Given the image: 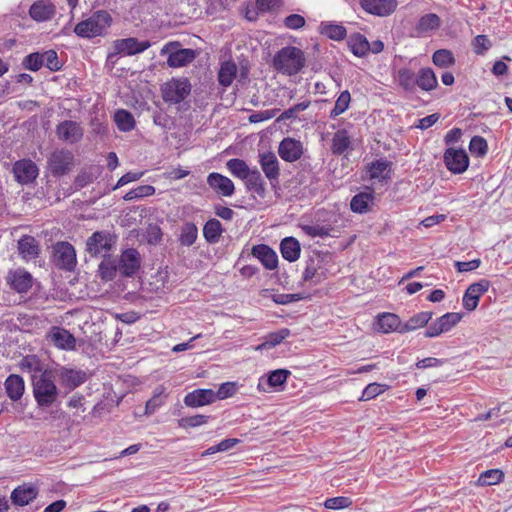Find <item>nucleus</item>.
I'll use <instances>...</instances> for the list:
<instances>
[{"mask_svg":"<svg viewBox=\"0 0 512 512\" xmlns=\"http://www.w3.org/2000/svg\"><path fill=\"white\" fill-rule=\"evenodd\" d=\"M211 418L209 415L202 414L182 417L178 420V426L184 429L195 428L206 424Z\"/></svg>","mask_w":512,"mask_h":512,"instance_id":"obj_53","label":"nucleus"},{"mask_svg":"<svg viewBox=\"0 0 512 512\" xmlns=\"http://www.w3.org/2000/svg\"><path fill=\"white\" fill-rule=\"evenodd\" d=\"M237 383L236 382H225L222 383L217 391H214L215 400H224L229 397H232L237 392Z\"/></svg>","mask_w":512,"mask_h":512,"instance_id":"obj_58","label":"nucleus"},{"mask_svg":"<svg viewBox=\"0 0 512 512\" xmlns=\"http://www.w3.org/2000/svg\"><path fill=\"white\" fill-rule=\"evenodd\" d=\"M306 24L305 18L300 14H290L283 19V25L290 30H299Z\"/></svg>","mask_w":512,"mask_h":512,"instance_id":"obj_62","label":"nucleus"},{"mask_svg":"<svg viewBox=\"0 0 512 512\" xmlns=\"http://www.w3.org/2000/svg\"><path fill=\"white\" fill-rule=\"evenodd\" d=\"M402 326L399 316L394 313L384 312L376 317L375 329L381 333H401Z\"/></svg>","mask_w":512,"mask_h":512,"instance_id":"obj_25","label":"nucleus"},{"mask_svg":"<svg viewBox=\"0 0 512 512\" xmlns=\"http://www.w3.org/2000/svg\"><path fill=\"white\" fill-rule=\"evenodd\" d=\"M504 479V473L500 469H489L482 472L479 476V483L481 485H495L502 482Z\"/></svg>","mask_w":512,"mask_h":512,"instance_id":"obj_52","label":"nucleus"},{"mask_svg":"<svg viewBox=\"0 0 512 512\" xmlns=\"http://www.w3.org/2000/svg\"><path fill=\"white\" fill-rule=\"evenodd\" d=\"M102 261L98 265V275L103 281H112L119 273L117 258L109 255L102 257Z\"/></svg>","mask_w":512,"mask_h":512,"instance_id":"obj_33","label":"nucleus"},{"mask_svg":"<svg viewBox=\"0 0 512 512\" xmlns=\"http://www.w3.org/2000/svg\"><path fill=\"white\" fill-rule=\"evenodd\" d=\"M114 121L117 128L122 132L132 131L136 125L132 113L125 109H119L115 112Z\"/></svg>","mask_w":512,"mask_h":512,"instance_id":"obj_45","label":"nucleus"},{"mask_svg":"<svg viewBox=\"0 0 512 512\" xmlns=\"http://www.w3.org/2000/svg\"><path fill=\"white\" fill-rule=\"evenodd\" d=\"M191 92V84L187 78L175 79L165 83L162 88V97L166 103L178 104Z\"/></svg>","mask_w":512,"mask_h":512,"instance_id":"obj_8","label":"nucleus"},{"mask_svg":"<svg viewBox=\"0 0 512 512\" xmlns=\"http://www.w3.org/2000/svg\"><path fill=\"white\" fill-rule=\"evenodd\" d=\"M461 319L462 314L457 312H447L427 326L424 336L428 338H435L440 336L442 333L449 332L461 321Z\"/></svg>","mask_w":512,"mask_h":512,"instance_id":"obj_10","label":"nucleus"},{"mask_svg":"<svg viewBox=\"0 0 512 512\" xmlns=\"http://www.w3.org/2000/svg\"><path fill=\"white\" fill-rule=\"evenodd\" d=\"M227 169L230 173L241 180L247 178L248 174L252 171L247 163L239 158H232L226 163Z\"/></svg>","mask_w":512,"mask_h":512,"instance_id":"obj_47","label":"nucleus"},{"mask_svg":"<svg viewBox=\"0 0 512 512\" xmlns=\"http://www.w3.org/2000/svg\"><path fill=\"white\" fill-rule=\"evenodd\" d=\"M321 261L318 258L310 257L306 261V267L302 274V281L309 282L313 279L317 278L316 281H314L315 284L319 283L321 278L319 276L318 270L320 268Z\"/></svg>","mask_w":512,"mask_h":512,"instance_id":"obj_50","label":"nucleus"},{"mask_svg":"<svg viewBox=\"0 0 512 512\" xmlns=\"http://www.w3.org/2000/svg\"><path fill=\"white\" fill-rule=\"evenodd\" d=\"M310 105V101H303L300 103H297L290 107L289 109L285 110L280 114V116L276 119L277 122L285 121V120H291L297 118V113L306 110Z\"/></svg>","mask_w":512,"mask_h":512,"instance_id":"obj_57","label":"nucleus"},{"mask_svg":"<svg viewBox=\"0 0 512 512\" xmlns=\"http://www.w3.org/2000/svg\"><path fill=\"white\" fill-rule=\"evenodd\" d=\"M489 287L490 281L487 279H481L478 282L469 285L462 299L464 309L469 312L475 310L479 304L481 296L488 291Z\"/></svg>","mask_w":512,"mask_h":512,"instance_id":"obj_12","label":"nucleus"},{"mask_svg":"<svg viewBox=\"0 0 512 512\" xmlns=\"http://www.w3.org/2000/svg\"><path fill=\"white\" fill-rule=\"evenodd\" d=\"M291 335L288 328H282L276 332H271L263 338V342L256 346L255 350H269L281 344L287 337Z\"/></svg>","mask_w":512,"mask_h":512,"instance_id":"obj_37","label":"nucleus"},{"mask_svg":"<svg viewBox=\"0 0 512 512\" xmlns=\"http://www.w3.org/2000/svg\"><path fill=\"white\" fill-rule=\"evenodd\" d=\"M350 143L348 132L345 129L338 130L332 138V153L342 155L349 148Z\"/></svg>","mask_w":512,"mask_h":512,"instance_id":"obj_46","label":"nucleus"},{"mask_svg":"<svg viewBox=\"0 0 512 512\" xmlns=\"http://www.w3.org/2000/svg\"><path fill=\"white\" fill-rule=\"evenodd\" d=\"M392 162L386 158H380L367 165V172L371 179L387 181L391 178Z\"/></svg>","mask_w":512,"mask_h":512,"instance_id":"obj_28","label":"nucleus"},{"mask_svg":"<svg viewBox=\"0 0 512 512\" xmlns=\"http://www.w3.org/2000/svg\"><path fill=\"white\" fill-rule=\"evenodd\" d=\"M433 313L431 311L419 312L410 317L402 326L401 333L414 331L418 328L427 326L432 319Z\"/></svg>","mask_w":512,"mask_h":512,"instance_id":"obj_42","label":"nucleus"},{"mask_svg":"<svg viewBox=\"0 0 512 512\" xmlns=\"http://www.w3.org/2000/svg\"><path fill=\"white\" fill-rule=\"evenodd\" d=\"M352 504H353L352 499L349 497H345V496H337V497L328 498L324 502V506L327 509H332V510H340V509L348 508Z\"/></svg>","mask_w":512,"mask_h":512,"instance_id":"obj_59","label":"nucleus"},{"mask_svg":"<svg viewBox=\"0 0 512 512\" xmlns=\"http://www.w3.org/2000/svg\"><path fill=\"white\" fill-rule=\"evenodd\" d=\"M360 7L368 14L387 17L395 12L397 0H359Z\"/></svg>","mask_w":512,"mask_h":512,"instance_id":"obj_13","label":"nucleus"},{"mask_svg":"<svg viewBox=\"0 0 512 512\" xmlns=\"http://www.w3.org/2000/svg\"><path fill=\"white\" fill-rule=\"evenodd\" d=\"M469 151L476 157H484L488 151V143L482 136H474L469 143Z\"/></svg>","mask_w":512,"mask_h":512,"instance_id":"obj_54","label":"nucleus"},{"mask_svg":"<svg viewBox=\"0 0 512 512\" xmlns=\"http://www.w3.org/2000/svg\"><path fill=\"white\" fill-rule=\"evenodd\" d=\"M18 251L23 259L29 261L39 256L40 247L33 236L24 235L18 241Z\"/></svg>","mask_w":512,"mask_h":512,"instance_id":"obj_30","label":"nucleus"},{"mask_svg":"<svg viewBox=\"0 0 512 512\" xmlns=\"http://www.w3.org/2000/svg\"><path fill=\"white\" fill-rule=\"evenodd\" d=\"M32 388L33 396L39 408L51 407L57 401L59 390L49 371H43L38 377L33 376Z\"/></svg>","mask_w":512,"mask_h":512,"instance_id":"obj_2","label":"nucleus"},{"mask_svg":"<svg viewBox=\"0 0 512 512\" xmlns=\"http://www.w3.org/2000/svg\"><path fill=\"white\" fill-rule=\"evenodd\" d=\"M114 47L117 54L132 56L140 54L150 48L151 42L149 40L139 41L135 37H128L116 40Z\"/></svg>","mask_w":512,"mask_h":512,"instance_id":"obj_15","label":"nucleus"},{"mask_svg":"<svg viewBox=\"0 0 512 512\" xmlns=\"http://www.w3.org/2000/svg\"><path fill=\"white\" fill-rule=\"evenodd\" d=\"M13 173L16 181L24 185L32 183L37 178L39 169L32 160L22 159L13 165Z\"/></svg>","mask_w":512,"mask_h":512,"instance_id":"obj_14","label":"nucleus"},{"mask_svg":"<svg viewBox=\"0 0 512 512\" xmlns=\"http://www.w3.org/2000/svg\"><path fill=\"white\" fill-rule=\"evenodd\" d=\"M237 66L233 61H225L221 64L218 71V82L226 88L229 87L236 77Z\"/></svg>","mask_w":512,"mask_h":512,"instance_id":"obj_43","label":"nucleus"},{"mask_svg":"<svg viewBox=\"0 0 512 512\" xmlns=\"http://www.w3.org/2000/svg\"><path fill=\"white\" fill-rule=\"evenodd\" d=\"M4 388L7 397L13 401H19L25 391V382L22 376L18 374H10L4 381Z\"/></svg>","mask_w":512,"mask_h":512,"instance_id":"obj_27","label":"nucleus"},{"mask_svg":"<svg viewBox=\"0 0 512 512\" xmlns=\"http://www.w3.org/2000/svg\"><path fill=\"white\" fill-rule=\"evenodd\" d=\"M196 57L193 49L183 48L169 53L167 64L172 68H179L191 63Z\"/></svg>","mask_w":512,"mask_h":512,"instance_id":"obj_34","label":"nucleus"},{"mask_svg":"<svg viewBox=\"0 0 512 512\" xmlns=\"http://www.w3.org/2000/svg\"><path fill=\"white\" fill-rule=\"evenodd\" d=\"M118 260L119 275L122 278H133L141 268V256L137 249L127 248L122 251Z\"/></svg>","mask_w":512,"mask_h":512,"instance_id":"obj_9","label":"nucleus"},{"mask_svg":"<svg viewBox=\"0 0 512 512\" xmlns=\"http://www.w3.org/2000/svg\"><path fill=\"white\" fill-rule=\"evenodd\" d=\"M8 281L18 293H26L32 287V275L22 269L11 272Z\"/></svg>","mask_w":512,"mask_h":512,"instance_id":"obj_31","label":"nucleus"},{"mask_svg":"<svg viewBox=\"0 0 512 512\" xmlns=\"http://www.w3.org/2000/svg\"><path fill=\"white\" fill-rule=\"evenodd\" d=\"M440 25V17L435 13H428L420 17L416 24V30L419 34H424L438 29Z\"/></svg>","mask_w":512,"mask_h":512,"instance_id":"obj_44","label":"nucleus"},{"mask_svg":"<svg viewBox=\"0 0 512 512\" xmlns=\"http://www.w3.org/2000/svg\"><path fill=\"white\" fill-rule=\"evenodd\" d=\"M290 374L291 372L286 369L273 370L266 375V378L261 377L259 379L258 389L266 391L264 385H267L270 388H278L286 383Z\"/></svg>","mask_w":512,"mask_h":512,"instance_id":"obj_29","label":"nucleus"},{"mask_svg":"<svg viewBox=\"0 0 512 512\" xmlns=\"http://www.w3.org/2000/svg\"><path fill=\"white\" fill-rule=\"evenodd\" d=\"M42 59L44 60V66L50 71L57 72L62 69L63 64L55 50L50 49L42 52Z\"/></svg>","mask_w":512,"mask_h":512,"instance_id":"obj_56","label":"nucleus"},{"mask_svg":"<svg viewBox=\"0 0 512 512\" xmlns=\"http://www.w3.org/2000/svg\"><path fill=\"white\" fill-rule=\"evenodd\" d=\"M74 154L65 148L55 149L47 158V170L55 178L70 173L74 167Z\"/></svg>","mask_w":512,"mask_h":512,"instance_id":"obj_4","label":"nucleus"},{"mask_svg":"<svg viewBox=\"0 0 512 512\" xmlns=\"http://www.w3.org/2000/svg\"><path fill=\"white\" fill-rule=\"evenodd\" d=\"M207 184L219 196L230 197L235 192L232 180L218 172H211L207 176Z\"/></svg>","mask_w":512,"mask_h":512,"instance_id":"obj_17","label":"nucleus"},{"mask_svg":"<svg viewBox=\"0 0 512 512\" xmlns=\"http://www.w3.org/2000/svg\"><path fill=\"white\" fill-rule=\"evenodd\" d=\"M184 404L187 407L198 408L215 402L214 390L195 389L184 397Z\"/></svg>","mask_w":512,"mask_h":512,"instance_id":"obj_24","label":"nucleus"},{"mask_svg":"<svg viewBox=\"0 0 512 512\" xmlns=\"http://www.w3.org/2000/svg\"><path fill=\"white\" fill-rule=\"evenodd\" d=\"M306 62L304 52L295 46H285L273 57L272 65L275 70L288 76L298 74Z\"/></svg>","mask_w":512,"mask_h":512,"instance_id":"obj_1","label":"nucleus"},{"mask_svg":"<svg viewBox=\"0 0 512 512\" xmlns=\"http://www.w3.org/2000/svg\"><path fill=\"white\" fill-rule=\"evenodd\" d=\"M50 341L59 349L73 350L76 346V339L69 330L54 326L48 334Z\"/></svg>","mask_w":512,"mask_h":512,"instance_id":"obj_23","label":"nucleus"},{"mask_svg":"<svg viewBox=\"0 0 512 512\" xmlns=\"http://www.w3.org/2000/svg\"><path fill=\"white\" fill-rule=\"evenodd\" d=\"M432 62L440 68H448L455 64L453 53L448 49H438L432 55Z\"/></svg>","mask_w":512,"mask_h":512,"instance_id":"obj_49","label":"nucleus"},{"mask_svg":"<svg viewBox=\"0 0 512 512\" xmlns=\"http://www.w3.org/2000/svg\"><path fill=\"white\" fill-rule=\"evenodd\" d=\"M245 186L248 191L256 193L260 197H264L266 193L265 181L257 168L252 169L245 178Z\"/></svg>","mask_w":512,"mask_h":512,"instance_id":"obj_38","label":"nucleus"},{"mask_svg":"<svg viewBox=\"0 0 512 512\" xmlns=\"http://www.w3.org/2000/svg\"><path fill=\"white\" fill-rule=\"evenodd\" d=\"M280 253L285 260L295 262L300 257L301 245L295 237H285L280 242Z\"/></svg>","mask_w":512,"mask_h":512,"instance_id":"obj_32","label":"nucleus"},{"mask_svg":"<svg viewBox=\"0 0 512 512\" xmlns=\"http://www.w3.org/2000/svg\"><path fill=\"white\" fill-rule=\"evenodd\" d=\"M278 154L286 162H295L303 154L302 143L294 138H284L279 144Z\"/></svg>","mask_w":512,"mask_h":512,"instance_id":"obj_20","label":"nucleus"},{"mask_svg":"<svg viewBox=\"0 0 512 512\" xmlns=\"http://www.w3.org/2000/svg\"><path fill=\"white\" fill-rule=\"evenodd\" d=\"M112 23V17L106 10H98L94 12L88 19L79 22L74 32L81 38H93L101 36Z\"/></svg>","mask_w":512,"mask_h":512,"instance_id":"obj_3","label":"nucleus"},{"mask_svg":"<svg viewBox=\"0 0 512 512\" xmlns=\"http://www.w3.org/2000/svg\"><path fill=\"white\" fill-rule=\"evenodd\" d=\"M318 32L334 41H342L347 36V30L342 24L330 21H322L318 27Z\"/></svg>","mask_w":512,"mask_h":512,"instance_id":"obj_36","label":"nucleus"},{"mask_svg":"<svg viewBox=\"0 0 512 512\" xmlns=\"http://www.w3.org/2000/svg\"><path fill=\"white\" fill-rule=\"evenodd\" d=\"M350 101L351 95L349 91H342L335 102L334 108L330 111L329 117L335 119L340 114L344 113L348 109Z\"/></svg>","mask_w":512,"mask_h":512,"instance_id":"obj_51","label":"nucleus"},{"mask_svg":"<svg viewBox=\"0 0 512 512\" xmlns=\"http://www.w3.org/2000/svg\"><path fill=\"white\" fill-rule=\"evenodd\" d=\"M416 76L417 87L423 91L430 92L438 85L437 77L434 71L429 67L421 68Z\"/></svg>","mask_w":512,"mask_h":512,"instance_id":"obj_39","label":"nucleus"},{"mask_svg":"<svg viewBox=\"0 0 512 512\" xmlns=\"http://www.w3.org/2000/svg\"><path fill=\"white\" fill-rule=\"evenodd\" d=\"M58 382L67 392H71L84 384L89 375L86 371L68 366H59L55 370Z\"/></svg>","mask_w":512,"mask_h":512,"instance_id":"obj_7","label":"nucleus"},{"mask_svg":"<svg viewBox=\"0 0 512 512\" xmlns=\"http://www.w3.org/2000/svg\"><path fill=\"white\" fill-rule=\"evenodd\" d=\"M39 494L38 487L33 483H23L16 488L11 493L10 499L13 505L15 506H25L31 503L34 499L37 498Z\"/></svg>","mask_w":512,"mask_h":512,"instance_id":"obj_18","label":"nucleus"},{"mask_svg":"<svg viewBox=\"0 0 512 512\" xmlns=\"http://www.w3.org/2000/svg\"><path fill=\"white\" fill-rule=\"evenodd\" d=\"M446 168L453 174H462L469 167V157L462 148H447L443 155Z\"/></svg>","mask_w":512,"mask_h":512,"instance_id":"obj_11","label":"nucleus"},{"mask_svg":"<svg viewBox=\"0 0 512 512\" xmlns=\"http://www.w3.org/2000/svg\"><path fill=\"white\" fill-rule=\"evenodd\" d=\"M56 134L59 139L73 144L83 137V130L77 122L65 120L57 125Z\"/></svg>","mask_w":512,"mask_h":512,"instance_id":"obj_22","label":"nucleus"},{"mask_svg":"<svg viewBox=\"0 0 512 512\" xmlns=\"http://www.w3.org/2000/svg\"><path fill=\"white\" fill-rule=\"evenodd\" d=\"M197 236H198L197 226L193 222H186L181 227L179 241H180L181 245L189 247L196 242Z\"/></svg>","mask_w":512,"mask_h":512,"instance_id":"obj_48","label":"nucleus"},{"mask_svg":"<svg viewBox=\"0 0 512 512\" xmlns=\"http://www.w3.org/2000/svg\"><path fill=\"white\" fill-rule=\"evenodd\" d=\"M399 87L407 94H414L417 90V76L407 67H402L397 72Z\"/></svg>","mask_w":512,"mask_h":512,"instance_id":"obj_35","label":"nucleus"},{"mask_svg":"<svg viewBox=\"0 0 512 512\" xmlns=\"http://www.w3.org/2000/svg\"><path fill=\"white\" fill-rule=\"evenodd\" d=\"M20 368L22 370H27L29 372H32V371L40 372L41 364H40L39 359L35 355H28L20 361Z\"/></svg>","mask_w":512,"mask_h":512,"instance_id":"obj_64","label":"nucleus"},{"mask_svg":"<svg viewBox=\"0 0 512 512\" xmlns=\"http://www.w3.org/2000/svg\"><path fill=\"white\" fill-rule=\"evenodd\" d=\"M473 51L477 55H484L492 46L487 35H477L472 41Z\"/></svg>","mask_w":512,"mask_h":512,"instance_id":"obj_60","label":"nucleus"},{"mask_svg":"<svg viewBox=\"0 0 512 512\" xmlns=\"http://www.w3.org/2000/svg\"><path fill=\"white\" fill-rule=\"evenodd\" d=\"M348 46L351 52L358 57H364L370 51L369 41L360 33H354L349 37Z\"/></svg>","mask_w":512,"mask_h":512,"instance_id":"obj_41","label":"nucleus"},{"mask_svg":"<svg viewBox=\"0 0 512 512\" xmlns=\"http://www.w3.org/2000/svg\"><path fill=\"white\" fill-rule=\"evenodd\" d=\"M259 164L266 178L274 187L279 182L280 168L279 161L273 152H264L259 154Z\"/></svg>","mask_w":512,"mask_h":512,"instance_id":"obj_16","label":"nucleus"},{"mask_svg":"<svg viewBox=\"0 0 512 512\" xmlns=\"http://www.w3.org/2000/svg\"><path fill=\"white\" fill-rule=\"evenodd\" d=\"M251 253L268 270H273L278 265V256L276 252L266 244L253 246Z\"/></svg>","mask_w":512,"mask_h":512,"instance_id":"obj_26","label":"nucleus"},{"mask_svg":"<svg viewBox=\"0 0 512 512\" xmlns=\"http://www.w3.org/2000/svg\"><path fill=\"white\" fill-rule=\"evenodd\" d=\"M24 69L30 71H38L44 66V60L42 59L41 52H33L24 57L22 61Z\"/></svg>","mask_w":512,"mask_h":512,"instance_id":"obj_55","label":"nucleus"},{"mask_svg":"<svg viewBox=\"0 0 512 512\" xmlns=\"http://www.w3.org/2000/svg\"><path fill=\"white\" fill-rule=\"evenodd\" d=\"M166 396L163 395V392L155 393L147 402H146V414L150 415L157 411L165 403Z\"/></svg>","mask_w":512,"mask_h":512,"instance_id":"obj_63","label":"nucleus"},{"mask_svg":"<svg viewBox=\"0 0 512 512\" xmlns=\"http://www.w3.org/2000/svg\"><path fill=\"white\" fill-rule=\"evenodd\" d=\"M56 14V6L52 0H37L29 8V16L36 22L51 20Z\"/></svg>","mask_w":512,"mask_h":512,"instance_id":"obj_21","label":"nucleus"},{"mask_svg":"<svg viewBox=\"0 0 512 512\" xmlns=\"http://www.w3.org/2000/svg\"><path fill=\"white\" fill-rule=\"evenodd\" d=\"M117 238L108 231H96L86 241V251L93 258L109 255Z\"/></svg>","mask_w":512,"mask_h":512,"instance_id":"obj_5","label":"nucleus"},{"mask_svg":"<svg viewBox=\"0 0 512 512\" xmlns=\"http://www.w3.org/2000/svg\"><path fill=\"white\" fill-rule=\"evenodd\" d=\"M223 232L224 228L221 222L216 218L209 219L203 226V236L210 244L219 242Z\"/></svg>","mask_w":512,"mask_h":512,"instance_id":"obj_40","label":"nucleus"},{"mask_svg":"<svg viewBox=\"0 0 512 512\" xmlns=\"http://www.w3.org/2000/svg\"><path fill=\"white\" fill-rule=\"evenodd\" d=\"M375 201V191L371 187L354 195L350 201V209L357 214H366L371 211Z\"/></svg>","mask_w":512,"mask_h":512,"instance_id":"obj_19","label":"nucleus"},{"mask_svg":"<svg viewBox=\"0 0 512 512\" xmlns=\"http://www.w3.org/2000/svg\"><path fill=\"white\" fill-rule=\"evenodd\" d=\"M385 388H386V385L379 384L376 382L370 383L364 388L359 400L368 401V400L374 399L378 395L382 394L385 391Z\"/></svg>","mask_w":512,"mask_h":512,"instance_id":"obj_61","label":"nucleus"},{"mask_svg":"<svg viewBox=\"0 0 512 512\" xmlns=\"http://www.w3.org/2000/svg\"><path fill=\"white\" fill-rule=\"evenodd\" d=\"M52 261L61 270L73 271L77 264L76 251L67 241H59L53 245Z\"/></svg>","mask_w":512,"mask_h":512,"instance_id":"obj_6","label":"nucleus"}]
</instances>
